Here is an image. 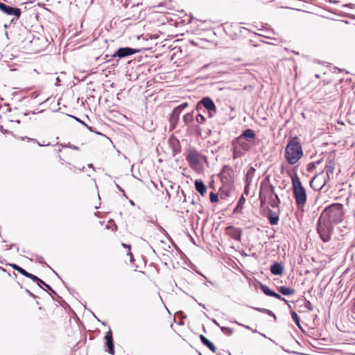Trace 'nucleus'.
Masks as SVG:
<instances>
[{
	"label": "nucleus",
	"instance_id": "nucleus-1",
	"mask_svg": "<svg viewBox=\"0 0 355 355\" xmlns=\"http://www.w3.org/2000/svg\"><path fill=\"white\" fill-rule=\"evenodd\" d=\"M303 156L302 145L295 139H291L285 148V159L291 165H294Z\"/></svg>",
	"mask_w": 355,
	"mask_h": 355
},
{
	"label": "nucleus",
	"instance_id": "nucleus-2",
	"mask_svg": "<svg viewBox=\"0 0 355 355\" xmlns=\"http://www.w3.org/2000/svg\"><path fill=\"white\" fill-rule=\"evenodd\" d=\"M343 216V205L339 203H335L326 207L322 212L320 217L329 223H339L342 220Z\"/></svg>",
	"mask_w": 355,
	"mask_h": 355
},
{
	"label": "nucleus",
	"instance_id": "nucleus-3",
	"mask_svg": "<svg viewBox=\"0 0 355 355\" xmlns=\"http://www.w3.org/2000/svg\"><path fill=\"white\" fill-rule=\"evenodd\" d=\"M292 184L297 206L298 207L304 206L306 202V192L297 175L292 177Z\"/></svg>",
	"mask_w": 355,
	"mask_h": 355
},
{
	"label": "nucleus",
	"instance_id": "nucleus-4",
	"mask_svg": "<svg viewBox=\"0 0 355 355\" xmlns=\"http://www.w3.org/2000/svg\"><path fill=\"white\" fill-rule=\"evenodd\" d=\"M232 146L233 153L232 157L234 159L243 156L251 148V145L249 142L243 139V137H239L232 141Z\"/></svg>",
	"mask_w": 355,
	"mask_h": 355
},
{
	"label": "nucleus",
	"instance_id": "nucleus-5",
	"mask_svg": "<svg viewBox=\"0 0 355 355\" xmlns=\"http://www.w3.org/2000/svg\"><path fill=\"white\" fill-rule=\"evenodd\" d=\"M333 230V224L320 216L318 223V232L324 242H327L331 239Z\"/></svg>",
	"mask_w": 355,
	"mask_h": 355
},
{
	"label": "nucleus",
	"instance_id": "nucleus-6",
	"mask_svg": "<svg viewBox=\"0 0 355 355\" xmlns=\"http://www.w3.org/2000/svg\"><path fill=\"white\" fill-rule=\"evenodd\" d=\"M205 107L209 112V118H212L216 113L217 109L213 100L207 96L202 98L196 105V110H199L201 107Z\"/></svg>",
	"mask_w": 355,
	"mask_h": 355
},
{
	"label": "nucleus",
	"instance_id": "nucleus-7",
	"mask_svg": "<svg viewBox=\"0 0 355 355\" xmlns=\"http://www.w3.org/2000/svg\"><path fill=\"white\" fill-rule=\"evenodd\" d=\"M275 193V188L270 183L269 177L268 176L263 179L260 184L259 197L265 196L269 198L270 196H273Z\"/></svg>",
	"mask_w": 355,
	"mask_h": 355
},
{
	"label": "nucleus",
	"instance_id": "nucleus-8",
	"mask_svg": "<svg viewBox=\"0 0 355 355\" xmlns=\"http://www.w3.org/2000/svg\"><path fill=\"white\" fill-rule=\"evenodd\" d=\"M0 10L8 15L14 16L11 21H13L15 19L17 20L21 13L20 8L12 7L2 2H0Z\"/></svg>",
	"mask_w": 355,
	"mask_h": 355
},
{
	"label": "nucleus",
	"instance_id": "nucleus-9",
	"mask_svg": "<svg viewBox=\"0 0 355 355\" xmlns=\"http://www.w3.org/2000/svg\"><path fill=\"white\" fill-rule=\"evenodd\" d=\"M328 180L322 172L314 176L311 181V186L314 187V189L321 190L325 187Z\"/></svg>",
	"mask_w": 355,
	"mask_h": 355
},
{
	"label": "nucleus",
	"instance_id": "nucleus-10",
	"mask_svg": "<svg viewBox=\"0 0 355 355\" xmlns=\"http://www.w3.org/2000/svg\"><path fill=\"white\" fill-rule=\"evenodd\" d=\"M139 51L135 49H132L130 47H121L118 49L113 54V57H118L119 58H126L128 56H130L131 55L135 54V53L138 52Z\"/></svg>",
	"mask_w": 355,
	"mask_h": 355
},
{
	"label": "nucleus",
	"instance_id": "nucleus-11",
	"mask_svg": "<svg viewBox=\"0 0 355 355\" xmlns=\"http://www.w3.org/2000/svg\"><path fill=\"white\" fill-rule=\"evenodd\" d=\"M198 157V153L196 150L192 149L188 151L186 155V159L189 162L190 167L193 168L199 164Z\"/></svg>",
	"mask_w": 355,
	"mask_h": 355
},
{
	"label": "nucleus",
	"instance_id": "nucleus-12",
	"mask_svg": "<svg viewBox=\"0 0 355 355\" xmlns=\"http://www.w3.org/2000/svg\"><path fill=\"white\" fill-rule=\"evenodd\" d=\"M105 345L107 348L106 350L110 354L114 355V340L112 337V331L110 329L108 331L106 332L105 335Z\"/></svg>",
	"mask_w": 355,
	"mask_h": 355
},
{
	"label": "nucleus",
	"instance_id": "nucleus-13",
	"mask_svg": "<svg viewBox=\"0 0 355 355\" xmlns=\"http://www.w3.org/2000/svg\"><path fill=\"white\" fill-rule=\"evenodd\" d=\"M227 233L234 239L240 241L241 236V230L239 228L229 226L226 229Z\"/></svg>",
	"mask_w": 355,
	"mask_h": 355
},
{
	"label": "nucleus",
	"instance_id": "nucleus-14",
	"mask_svg": "<svg viewBox=\"0 0 355 355\" xmlns=\"http://www.w3.org/2000/svg\"><path fill=\"white\" fill-rule=\"evenodd\" d=\"M334 171V162L333 161L329 160L328 162L326 163L325 171L324 172V174L328 180H330V178H333Z\"/></svg>",
	"mask_w": 355,
	"mask_h": 355
},
{
	"label": "nucleus",
	"instance_id": "nucleus-15",
	"mask_svg": "<svg viewBox=\"0 0 355 355\" xmlns=\"http://www.w3.org/2000/svg\"><path fill=\"white\" fill-rule=\"evenodd\" d=\"M270 272L273 275H282L284 272V266L279 262H275L270 266Z\"/></svg>",
	"mask_w": 355,
	"mask_h": 355
},
{
	"label": "nucleus",
	"instance_id": "nucleus-16",
	"mask_svg": "<svg viewBox=\"0 0 355 355\" xmlns=\"http://www.w3.org/2000/svg\"><path fill=\"white\" fill-rule=\"evenodd\" d=\"M196 190L201 195L204 196L207 191V187L201 180H196L194 182Z\"/></svg>",
	"mask_w": 355,
	"mask_h": 355
},
{
	"label": "nucleus",
	"instance_id": "nucleus-17",
	"mask_svg": "<svg viewBox=\"0 0 355 355\" xmlns=\"http://www.w3.org/2000/svg\"><path fill=\"white\" fill-rule=\"evenodd\" d=\"M200 339L202 342V343L207 347L212 352H215L216 351V347L214 345L212 342H211L208 338H207L203 335H200Z\"/></svg>",
	"mask_w": 355,
	"mask_h": 355
},
{
	"label": "nucleus",
	"instance_id": "nucleus-18",
	"mask_svg": "<svg viewBox=\"0 0 355 355\" xmlns=\"http://www.w3.org/2000/svg\"><path fill=\"white\" fill-rule=\"evenodd\" d=\"M268 218L270 222V224L272 225H277L279 220V217L278 214L270 210L268 212Z\"/></svg>",
	"mask_w": 355,
	"mask_h": 355
},
{
	"label": "nucleus",
	"instance_id": "nucleus-19",
	"mask_svg": "<svg viewBox=\"0 0 355 355\" xmlns=\"http://www.w3.org/2000/svg\"><path fill=\"white\" fill-rule=\"evenodd\" d=\"M269 204L273 208L279 207L280 204V199L277 193H275L273 196H270Z\"/></svg>",
	"mask_w": 355,
	"mask_h": 355
},
{
	"label": "nucleus",
	"instance_id": "nucleus-20",
	"mask_svg": "<svg viewBox=\"0 0 355 355\" xmlns=\"http://www.w3.org/2000/svg\"><path fill=\"white\" fill-rule=\"evenodd\" d=\"M256 137L254 132L252 129L245 130L239 137H243V139H254Z\"/></svg>",
	"mask_w": 355,
	"mask_h": 355
},
{
	"label": "nucleus",
	"instance_id": "nucleus-21",
	"mask_svg": "<svg viewBox=\"0 0 355 355\" xmlns=\"http://www.w3.org/2000/svg\"><path fill=\"white\" fill-rule=\"evenodd\" d=\"M245 198H244L243 195H241L239 199L236 207L234 209L233 212L234 214L241 212L243 208V205L245 204Z\"/></svg>",
	"mask_w": 355,
	"mask_h": 355
},
{
	"label": "nucleus",
	"instance_id": "nucleus-22",
	"mask_svg": "<svg viewBox=\"0 0 355 355\" xmlns=\"http://www.w3.org/2000/svg\"><path fill=\"white\" fill-rule=\"evenodd\" d=\"M279 292L284 295H292L295 293V290L289 287L280 286L277 288Z\"/></svg>",
	"mask_w": 355,
	"mask_h": 355
},
{
	"label": "nucleus",
	"instance_id": "nucleus-23",
	"mask_svg": "<svg viewBox=\"0 0 355 355\" xmlns=\"http://www.w3.org/2000/svg\"><path fill=\"white\" fill-rule=\"evenodd\" d=\"M260 288L266 295H268L270 297H272L275 292L274 291L271 290L268 286H267L266 285H264L263 284H261Z\"/></svg>",
	"mask_w": 355,
	"mask_h": 355
},
{
	"label": "nucleus",
	"instance_id": "nucleus-24",
	"mask_svg": "<svg viewBox=\"0 0 355 355\" xmlns=\"http://www.w3.org/2000/svg\"><path fill=\"white\" fill-rule=\"evenodd\" d=\"M254 172H255V169L253 167H251L247 171L246 177H245V183H248V182H249L250 184L251 183L252 180L254 176Z\"/></svg>",
	"mask_w": 355,
	"mask_h": 355
},
{
	"label": "nucleus",
	"instance_id": "nucleus-25",
	"mask_svg": "<svg viewBox=\"0 0 355 355\" xmlns=\"http://www.w3.org/2000/svg\"><path fill=\"white\" fill-rule=\"evenodd\" d=\"M297 304L302 306H304L306 308H307L309 310L312 309L311 304L309 301L306 300V299H300L297 301Z\"/></svg>",
	"mask_w": 355,
	"mask_h": 355
},
{
	"label": "nucleus",
	"instance_id": "nucleus-26",
	"mask_svg": "<svg viewBox=\"0 0 355 355\" xmlns=\"http://www.w3.org/2000/svg\"><path fill=\"white\" fill-rule=\"evenodd\" d=\"M26 277H28V278H30L31 279H32L33 281L37 282V285L39 286H40V284H44V282L42 281V279H40L39 277H37V276L31 274V273H29L27 272V274L26 275H25Z\"/></svg>",
	"mask_w": 355,
	"mask_h": 355
},
{
	"label": "nucleus",
	"instance_id": "nucleus-27",
	"mask_svg": "<svg viewBox=\"0 0 355 355\" xmlns=\"http://www.w3.org/2000/svg\"><path fill=\"white\" fill-rule=\"evenodd\" d=\"M193 121V112L187 113L183 116V122L185 125H189Z\"/></svg>",
	"mask_w": 355,
	"mask_h": 355
},
{
	"label": "nucleus",
	"instance_id": "nucleus-28",
	"mask_svg": "<svg viewBox=\"0 0 355 355\" xmlns=\"http://www.w3.org/2000/svg\"><path fill=\"white\" fill-rule=\"evenodd\" d=\"M10 266L13 269H15V270L19 272L20 274H21L22 275H24V276L26 275L27 271L26 270H24V268H22L21 267L19 266L18 265H17L15 263H10Z\"/></svg>",
	"mask_w": 355,
	"mask_h": 355
},
{
	"label": "nucleus",
	"instance_id": "nucleus-29",
	"mask_svg": "<svg viewBox=\"0 0 355 355\" xmlns=\"http://www.w3.org/2000/svg\"><path fill=\"white\" fill-rule=\"evenodd\" d=\"M291 317H292L293 321L295 322V323L297 324V326L300 329H302V328L300 325V320L299 316L297 314V312H291Z\"/></svg>",
	"mask_w": 355,
	"mask_h": 355
},
{
	"label": "nucleus",
	"instance_id": "nucleus-30",
	"mask_svg": "<svg viewBox=\"0 0 355 355\" xmlns=\"http://www.w3.org/2000/svg\"><path fill=\"white\" fill-rule=\"evenodd\" d=\"M209 198L211 202H216L218 201V194L213 192L210 193Z\"/></svg>",
	"mask_w": 355,
	"mask_h": 355
},
{
	"label": "nucleus",
	"instance_id": "nucleus-31",
	"mask_svg": "<svg viewBox=\"0 0 355 355\" xmlns=\"http://www.w3.org/2000/svg\"><path fill=\"white\" fill-rule=\"evenodd\" d=\"M196 120L199 123H203L205 121V117L201 114H198L196 115Z\"/></svg>",
	"mask_w": 355,
	"mask_h": 355
},
{
	"label": "nucleus",
	"instance_id": "nucleus-32",
	"mask_svg": "<svg viewBox=\"0 0 355 355\" xmlns=\"http://www.w3.org/2000/svg\"><path fill=\"white\" fill-rule=\"evenodd\" d=\"M176 313H180V316H181V318L180 319L179 322H178V324L180 325H182L184 323H183V321H182V319L183 318H186V315H182V313L183 312H175ZM174 321L175 322H177L176 321V318H175V314H174Z\"/></svg>",
	"mask_w": 355,
	"mask_h": 355
},
{
	"label": "nucleus",
	"instance_id": "nucleus-33",
	"mask_svg": "<svg viewBox=\"0 0 355 355\" xmlns=\"http://www.w3.org/2000/svg\"><path fill=\"white\" fill-rule=\"evenodd\" d=\"M188 105V103H183L182 104H180L179 106L176 107L175 108V112L178 111V110H183L184 108H186Z\"/></svg>",
	"mask_w": 355,
	"mask_h": 355
},
{
	"label": "nucleus",
	"instance_id": "nucleus-34",
	"mask_svg": "<svg viewBox=\"0 0 355 355\" xmlns=\"http://www.w3.org/2000/svg\"><path fill=\"white\" fill-rule=\"evenodd\" d=\"M272 297H274L277 299H279L280 300H282V301H284V302H286V300L284 299V297H282L280 294L276 293V292H274L273 295Z\"/></svg>",
	"mask_w": 355,
	"mask_h": 355
},
{
	"label": "nucleus",
	"instance_id": "nucleus-35",
	"mask_svg": "<svg viewBox=\"0 0 355 355\" xmlns=\"http://www.w3.org/2000/svg\"><path fill=\"white\" fill-rule=\"evenodd\" d=\"M315 164H316V163H315V162L309 163L307 165V171H312L313 170V168L315 167Z\"/></svg>",
	"mask_w": 355,
	"mask_h": 355
},
{
	"label": "nucleus",
	"instance_id": "nucleus-36",
	"mask_svg": "<svg viewBox=\"0 0 355 355\" xmlns=\"http://www.w3.org/2000/svg\"><path fill=\"white\" fill-rule=\"evenodd\" d=\"M316 324H318V316L317 315L315 314L314 315H313L312 324H309V325L313 327Z\"/></svg>",
	"mask_w": 355,
	"mask_h": 355
},
{
	"label": "nucleus",
	"instance_id": "nucleus-37",
	"mask_svg": "<svg viewBox=\"0 0 355 355\" xmlns=\"http://www.w3.org/2000/svg\"><path fill=\"white\" fill-rule=\"evenodd\" d=\"M42 285H44V287H46L48 290H49L53 293L55 294V292L52 289V288L49 284H46L45 282L44 284H40V288H42Z\"/></svg>",
	"mask_w": 355,
	"mask_h": 355
},
{
	"label": "nucleus",
	"instance_id": "nucleus-38",
	"mask_svg": "<svg viewBox=\"0 0 355 355\" xmlns=\"http://www.w3.org/2000/svg\"><path fill=\"white\" fill-rule=\"evenodd\" d=\"M259 198L260 200V202H261V206H263L264 204H266V200H267L266 197L261 196V197H259Z\"/></svg>",
	"mask_w": 355,
	"mask_h": 355
},
{
	"label": "nucleus",
	"instance_id": "nucleus-39",
	"mask_svg": "<svg viewBox=\"0 0 355 355\" xmlns=\"http://www.w3.org/2000/svg\"><path fill=\"white\" fill-rule=\"evenodd\" d=\"M115 185L116 188L119 189V191L123 193V196H125L127 198L128 197L125 195V191L118 184L115 183Z\"/></svg>",
	"mask_w": 355,
	"mask_h": 355
},
{
	"label": "nucleus",
	"instance_id": "nucleus-40",
	"mask_svg": "<svg viewBox=\"0 0 355 355\" xmlns=\"http://www.w3.org/2000/svg\"><path fill=\"white\" fill-rule=\"evenodd\" d=\"M250 183L248 182V183H245V189H244V193L248 195V190H249V186H250Z\"/></svg>",
	"mask_w": 355,
	"mask_h": 355
},
{
	"label": "nucleus",
	"instance_id": "nucleus-41",
	"mask_svg": "<svg viewBox=\"0 0 355 355\" xmlns=\"http://www.w3.org/2000/svg\"><path fill=\"white\" fill-rule=\"evenodd\" d=\"M37 261L40 263H44L43 257H40V256L37 257Z\"/></svg>",
	"mask_w": 355,
	"mask_h": 355
},
{
	"label": "nucleus",
	"instance_id": "nucleus-42",
	"mask_svg": "<svg viewBox=\"0 0 355 355\" xmlns=\"http://www.w3.org/2000/svg\"><path fill=\"white\" fill-rule=\"evenodd\" d=\"M181 112H182L181 110H178V111L175 112V109H174L173 110L172 116H178Z\"/></svg>",
	"mask_w": 355,
	"mask_h": 355
},
{
	"label": "nucleus",
	"instance_id": "nucleus-43",
	"mask_svg": "<svg viewBox=\"0 0 355 355\" xmlns=\"http://www.w3.org/2000/svg\"><path fill=\"white\" fill-rule=\"evenodd\" d=\"M26 293H27L30 296H31V297H34V298L35 297V295L33 293H32L29 290L26 289Z\"/></svg>",
	"mask_w": 355,
	"mask_h": 355
},
{
	"label": "nucleus",
	"instance_id": "nucleus-44",
	"mask_svg": "<svg viewBox=\"0 0 355 355\" xmlns=\"http://www.w3.org/2000/svg\"><path fill=\"white\" fill-rule=\"evenodd\" d=\"M84 125H85V126H86V127H87V128L89 131H91V132H95V131L93 130V128H92V127L89 126V125H87L86 123H85V124H84Z\"/></svg>",
	"mask_w": 355,
	"mask_h": 355
},
{
	"label": "nucleus",
	"instance_id": "nucleus-45",
	"mask_svg": "<svg viewBox=\"0 0 355 355\" xmlns=\"http://www.w3.org/2000/svg\"><path fill=\"white\" fill-rule=\"evenodd\" d=\"M127 254L130 256V261H133V255H132V254L130 252H128Z\"/></svg>",
	"mask_w": 355,
	"mask_h": 355
},
{
	"label": "nucleus",
	"instance_id": "nucleus-46",
	"mask_svg": "<svg viewBox=\"0 0 355 355\" xmlns=\"http://www.w3.org/2000/svg\"><path fill=\"white\" fill-rule=\"evenodd\" d=\"M122 246L125 248H128L129 250L130 249V245H128V244H125V243H122Z\"/></svg>",
	"mask_w": 355,
	"mask_h": 355
},
{
	"label": "nucleus",
	"instance_id": "nucleus-47",
	"mask_svg": "<svg viewBox=\"0 0 355 355\" xmlns=\"http://www.w3.org/2000/svg\"><path fill=\"white\" fill-rule=\"evenodd\" d=\"M71 148L73 149V150H79V148L78 146H74V145L71 146Z\"/></svg>",
	"mask_w": 355,
	"mask_h": 355
},
{
	"label": "nucleus",
	"instance_id": "nucleus-48",
	"mask_svg": "<svg viewBox=\"0 0 355 355\" xmlns=\"http://www.w3.org/2000/svg\"><path fill=\"white\" fill-rule=\"evenodd\" d=\"M73 146V145H72V144H71L70 143H69V144H67V145H62V146L63 148L68 147V148H71V146Z\"/></svg>",
	"mask_w": 355,
	"mask_h": 355
},
{
	"label": "nucleus",
	"instance_id": "nucleus-49",
	"mask_svg": "<svg viewBox=\"0 0 355 355\" xmlns=\"http://www.w3.org/2000/svg\"><path fill=\"white\" fill-rule=\"evenodd\" d=\"M73 118H74L77 121L80 122V123H82V124H83V125L85 123V122L82 121L81 120H80V119H78L77 117H76V116H73Z\"/></svg>",
	"mask_w": 355,
	"mask_h": 355
},
{
	"label": "nucleus",
	"instance_id": "nucleus-50",
	"mask_svg": "<svg viewBox=\"0 0 355 355\" xmlns=\"http://www.w3.org/2000/svg\"><path fill=\"white\" fill-rule=\"evenodd\" d=\"M268 313H269L270 315H272V317H274L275 319H276V316L272 311L268 312Z\"/></svg>",
	"mask_w": 355,
	"mask_h": 355
},
{
	"label": "nucleus",
	"instance_id": "nucleus-51",
	"mask_svg": "<svg viewBox=\"0 0 355 355\" xmlns=\"http://www.w3.org/2000/svg\"><path fill=\"white\" fill-rule=\"evenodd\" d=\"M352 6V4H351V3L350 4H345V5L343 6V8H347L348 6Z\"/></svg>",
	"mask_w": 355,
	"mask_h": 355
},
{
	"label": "nucleus",
	"instance_id": "nucleus-52",
	"mask_svg": "<svg viewBox=\"0 0 355 355\" xmlns=\"http://www.w3.org/2000/svg\"><path fill=\"white\" fill-rule=\"evenodd\" d=\"M256 311H268V309H257Z\"/></svg>",
	"mask_w": 355,
	"mask_h": 355
},
{
	"label": "nucleus",
	"instance_id": "nucleus-53",
	"mask_svg": "<svg viewBox=\"0 0 355 355\" xmlns=\"http://www.w3.org/2000/svg\"><path fill=\"white\" fill-rule=\"evenodd\" d=\"M178 152H180V149L177 150V149L174 148V150H173L174 155L176 154Z\"/></svg>",
	"mask_w": 355,
	"mask_h": 355
},
{
	"label": "nucleus",
	"instance_id": "nucleus-54",
	"mask_svg": "<svg viewBox=\"0 0 355 355\" xmlns=\"http://www.w3.org/2000/svg\"><path fill=\"white\" fill-rule=\"evenodd\" d=\"M57 83H55V85H59L58 82H60V78L58 77L56 78Z\"/></svg>",
	"mask_w": 355,
	"mask_h": 355
},
{
	"label": "nucleus",
	"instance_id": "nucleus-55",
	"mask_svg": "<svg viewBox=\"0 0 355 355\" xmlns=\"http://www.w3.org/2000/svg\"><path fill=\"white\" fill-rule=\"evenodd\" d=\"M15 244H11V245L9 246L8 249H9V250H11V249H12L13 247H15Z\"/></svg>",
	"mask_w": 355,
	"mask_h": 355
},
{
	"label": "nucleus",
	"instance_id": "nucleus-56",
	"mask_svg": "<svg viewBox=\"0 0 355 355\" xmlns=\"http://www.w3.org/2000/svg\"><path fill=\"white\" fill-rule=\"evenodd\" d=\"M226 168H228V169H229V167H228V166H223V172H224V171H225V170Z\"/></svg>",
	"mask_w": 355,
	"mask_h": 355
},
{
	"label": "nucleus",
	"instance_id": "nucleus-57",
	"mask_svg": "<svg viewBox=\"0 0 355 355\" xmlns=\"http://www.w3.org/2000/svg\"><path fill=\"white\" fill-rule=\"evenodd\" d=\"M94 132H95L96 134H97V135H100L105 136L103 134H102V133H101V132H99L95 131Z\"/></svg>",
	"mask_w": 355,
	"mask_h": 355
},
{
	"label": "nucleus",
	"instance_id": "nucleus-58",
	"mask_svg": "<svg viewBox=\"0 0 355 355\" xmlns=\"http://www.w3.org/2000/svg\"><path fill=\"white\" fill-rule=\"evenodd\" d=\"M244 327H245V329H250V330L252 329H251L249 326H248V325H245V326H244Z\"/></svg>",
	"mask_w": 355,
	"mask_h": 355
},
{
	"label": "nucleus",
	"instance_id": "nucleus-59",
	"mask_svg": "<svg viewBox=\"0 0 355 355\" xmlns=\"http://www.w3.org/2000/svg\"><path fill=\"white\" fill-rule=\"evenodd\" d=\"M261 336L264 338H267L266 336L264 334L259 333Z\"/></svg>",
	"mask_w": 355,
	"mask_h": 355
},
{
	"label": "nucleus",
	"instance_id": "nucleus-60",
	"mask_svg": "<svg viewBox=\"0 0 355 355\" xmlns=\"http://www.w3.org/2000/svg\"><path fill=\"white\" fill-rule=\"evenodd\" d=\"M207 284H213V283L211 281H209L207 284H205V286H207Z\"/></svg>",
	"mask_w": 355,
	"mask_h": 355
},
{
	"label": "nucleus",
	"instance_id": "nucleus-61",
	"mask_svg": "<svg viewBox=\"0 0 355 355\" xmlns=\"http://www.w3.org/2000/svg\"><path fill=\"white\" fill-rule=\"evenodd\" d=\"M207 284H213V283L211 281H209L207 284H205V286H207Z\"/></svg>",
	"mask_w": 355,
	"mask_h": 355
},
{
	"label": "nucleus",
	"instance_id": "nucleus-62",
	"mask_svg": "<svg viewBox=\"0 0 355 355\" xmlns=\"http://www.w3.org/2000/svg\"><path fill=\"white\" fill-rule=\"evenodd\" d=\"M182 193L184 195V201H186V195L184 194V191H182Z\"/></svg>",
	"mask_w": 355,
	"mask_h": 355
},
{
	"label": "nucleus",
	"instance_id": "nucleus-63",
	"mask_svg": "<svg viewBox=\"0 0 355 355\" xmlns=\"http://www.w3.org/2000/svg\"><path fill=\"white\" fill-rule=\"evenodd\" d=\"M88 166H89V168H94V167H93V164H89L88 165Z\"/></svg>",
	"mask_w": 355,
	"mask_h": 355
},
{
	"label": "nucleus",
	"instance_id": "nucleus-64",
	"mask_svg": "<svg viewBox=\"0 0 355 355\" xmlns=\"http://www.w3.org/2000/svg\"><path fill=\"white\" fill-rule=\"evenodd\" d=\"M251 331H252L253 333H258V331H257L256 329H251Z\"/></svg>",
	"mask_w": 355,
	"mask_h": 355
}]
</instances>
